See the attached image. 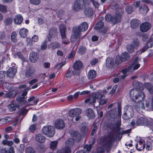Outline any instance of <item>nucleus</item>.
Returning a JSON list of instances; mask_svg holds the SVG:
<instances>
[{
  "label": "nucleus",
  "mask_w": 153,
  "mask_h": 153,
  "mask_svg": "<svg viewBox=\"0 0 153 153\" xmlns=\"http://www.w3.org/2000/svg\"><path fill=\"white\" fill-rule=\"evenodd\" d=\"M123 132L122 129L117 126L114 133H110L106 138L102 137L100 139V144L102 146H106L108 148L107 151H108L110 150L112 144L117 137L119 136L118 138V140L121 139Z\"/></svg>",
  "instance_id": "obj_1"
},
{
  "label": "nucleus",
  "mask_w": 153,
  "mask_h": 153,
  "mask_svg": "<svg viewBox=\"0 0 153 153\" xmlns=\"http://www.w3.org/2000/svg\"><path fill=\"white\" fill-rule=\"evenodd\" d=\"M133 84L136 89H132L130 90V94L131 97L133 100H135L137 102L143 101L145 98V95L141 91L144 89L142 83L137 81H134Z\"/></svg>",
  "instance_id": "obj_2"
},
{
  "label": "nucleus",
  "mask_w": 153,
  "mask_h": 153,
  "mask_svg": "<svg viewBox=\"0 0 153 153\" xmlns=\"http://www.w3.org/2000/svg\"><path fill=\"white\" fill-rule=\"evenodd\" d=\"M124 10L121 8L117 10L114 15L112 16L110 14H107L105 16V20L108 22H111L114 25L121 22Z\"/></svg>",
  "instance_id": "obj_3"
},
{
  "label": "nucleus",
  "mask_w": 153,
  "mask_h": 153,
  "mask_svg": "<svg viewBox=\"0 0 153 153\" xmlns=\"http://www.w3.org/2000/svg\"><path fill=\"white\" fill-rule=\"evenodd\" d=\"M104 96V95L103 94L99 92H94L92 94L91 96L89 98L85 100V102L86 103L89 102L90 104L94 105L96 99H102Z\"/></svg>",
  "instance_id": "obj_4"
},
{
  "label": "nucleus",
  "mask_w": 153,
  "mask_h": 153,
  "mask_svg": "<svg viewBox=\"0 0 153 153\" xmlns=\"http://www.w3.org/2000/svg\"><path fill=\"white\" fill-rule=\"evenodd\" d=\"M123 118L125 120H127L131 118L134 115V111L132 107L130 105H126L123 109Z\"/></svg>",
  "instance_id": "obj_5"
},
{
  "label": "nucleus",
  "mask_w": 153,
  "mask_h": 153,
  "mask_svg": "<svg viewBox=\"0 0 153 153\" xmlns=\"http://www.w3.org/2000/svg\"><path fill=\"white\" fill-rule=\"evenodd\" d=\"M42 133L49 137L53 136L55 133V128L53 126H44L42 129Z\"/></svg>",
  "instance_id": "obj_6"
},
{
  "label": "nucleus",
  "mask_w": 153,
  "mask_h": 153,
  "mask_svg": "<svg viewBox=\"0 0 153 153\" xmlns=\"http://www.w3.org/2000/svg\"><path fill=\"white\" fill-rule=\"evenodd\" d=\"M59 28L62 37V43L65 45L69 44L70 42L67 39L65 35V31L66 30L65 26L62 24L59 25Z\"/></svg>",
  "instance_id": "obj_7"
},
{
  "label": "nucleus",
  "mask_w": 153,
  "mask_h": 153,
  "mask_svg": "<svg viewBox=\"0 0 153 153\" xmlns=\"http://www.w3.org/2000/svg\"><path fill=\"white\" fill-rule=\"evenodd\" d=\"M73 31L74 34L71 35L70 41L72 43H76V45L77 46L79 45L80 39H82V37H80L81 33L77 32L76 29L75 30L73 29Z\"/></svg>",
  "instance_id": "obj_8"
},
{
  "label": "nucleus",
  "mask_w": 153,
  "mask_h": 153,
  "mask_svg": "<svg viewBox=\"0 0 153 153\" xmlns=\"http://www.w3.org/2000/svg\"><path fill=\"white\" fill-rule=\"evenodd\" d=\"M82 62L79 60L76 61L74 63L73 68L74 70L72 71L73 74L74 75L78 74L79 73V70L82 66Z\"/></svg>",
  "instance_id": "obj_9"
},
{
  "label": "nucleus",
  "mask_w": 153,
  "mask_h": 153,
  "mask_svg": "<svg viewBox=\"0 0 153 153\" xmlns=\"http://www.w3.org/2000/svg\"><path fill=\"white\" fill-rule=\"evenodd\" d=\"M151 27V24L148 22H146L140 25V29L141 32H145L149 31Z\"/></svg>",
  "instance_id": "obj_10"
},
{
  "label": "nucleus",
  "mask_w": 153,
  "mask_h": 153,
  "mask_svg": "<svg viewBox=\"0 0 153 153\" xmlns=\"http://www.w3.org/2000/svg\"><path fill=\"white\" fill-rule=\"evenodd\" d=\"M58 35V31L56 28L52 27L50 29L49 35L47 37L49 41H51V39L57 36Z\"/></svg>",
  "instance_id": "obj_11"
},
{
  "label": "nucleus",
  "mask_w": 153,
  "mask_h": 153,
  "mask_svg": "<svg viewBox=\"0 0 153 153\" xmlns=\"http://www.w3.org/2000/svg\"><path fill=\"white\" fill-rule=\"evenodd\" d=\"M88 27V25L86 22H84L82 23L78 27H75L73 29L77 30V32L81 33V32L84 31L86 30Z\"/></svg>",
  "instance_id": "obj_12"
},
{
  "label": "nucleus",
  "mask_w": 153,
  "mask_h": 153,
  "mask_svg": "<svg viewBox=\"0 0 153 153\" xmlns=\"http://www.w3.org/2000/svg\"><path fill=\"white\" fill-rule=\"evenodd\" d=\"M55 128L59 129H63L65 127V123L64 121L61 119L57 120L54 123Z\"/></svg>",
  "instance_id": "obj_13"
},
{
  "label": "nucleus",
  "mask_w": 153,
  "mask_h": 153,
  "mask_svg": "<svg viewBox=\"0 0 153 153\" xmlns=\"http://www.w3.org/2000/svg\"><path fill=\"white\" fill-rule=\"evenodd\" d=\"M82 112V110L79 108H76L70 110L69 112V116L72 117H75L80 115Z\"/></svg>",
  "instance_id": "obj_14"
},
{
  "label": "nucleus",
  "mask_w": 153,
  "mask_h": 153,
  "mask_svg": "<svg viewBox=\"0 0 153 153\" xmlns=\"http://www.w3.org/2000/svg\"><path fill=\"white\" fill-rule=\"evenodd\" d=\"M69 133L72 137L74 138L76 142H79L80 141L81 135L79 132L71 130L69 131Z\"/></svg>",
  "instance_id": "obj_15"
},
{
  "label": "nucleus",
  "mask_w": 153,
  "mask_h": 153,
  "mask_svg": "<svg viewBox=\"0 0 153 153\" xmlns=\"http://www.w3.org/2000/svg\"><path fill=\"white\" fill-rule=\"evenodd\" d=\"M139 61L137 57L133 61L132 63L129 66H131V71H133L137 69L140 66V65L138 63Z\"/></svg>",
  "instance_id": "obj_16"
},
{
  "label": "nucleus",
  "mask_w": 153,
  "mask_h": 153,
  "mask_svg": "<svg viewBox=\"0 0 153 153\" xmlns=\"http://www.w3.org/2000/svg\"><path fill=\"white\" fill-rule=\"evenodd\" d=\"M17 72V69L14 68H11L8 69L7 72V75L8 77L13 78Z\"/></svg>",
  "instance_id": "obj_17"
},
{
  "label": "nucleus",
  "mask_w": 153,
  "mask_h": 153,
  "mask_svg": "<svg viewBox=\"0 0 153 153\" xmlns=\"http://www.w3.org/2000/svg\"><path fill=\"white\" fill-rule=\"evenodd\" d=\"M39 55L34 52H32L30 55V60L32 63L36 62L38 59Z\"/></svg>",
  "instance_id": "obj_18"
},
{
  "label": "nucleus",
  "mask_w": 153,
  "mask_h": 153,
  "mask_svg": "<svg viewBox=\"0 0 153 153\" xmlns=\"http://www.w3.org/2000/svg\"><path fill=\"white\" fill-rule=\"evenodd\" d=\"M35 140L40 143H44L45 140V138L41 134L39 133L36 134L35 136Z\"/></svg>",
  "instance_id": "obj_19"
},
{
  "label": "nucleus",
  "mask_w": 153,
  "mask_h": 153,
  "mask_svg": "<svg viewBox=\"0 0 153 153\" xmlns=\"http://www.w3.org/2000/svg\"><path fill=\"white\" fill-rule=\"evenodd\" d=\"M114 60L112 58H108L106 60V65L107 68H112L114 64Z\"/></svg>",
  "instance_id": "obj_20"
},
{
  "label": "nucleus",
  "mask_w": 153,
  "mask_h": 153,
  "mask_svg": "<svg viewBox=\"0 0 153 153\" xmlns=\"http://www.w3.org/2000/svg\"><path fill=\"white\" fill-rule=\"evenodd\" d=\"M35 71L34 68L32 67H29L26 70L25 75L27 77L30 78L31 77Z\"/></svg>",
  "instance_id": "obj_21"
},
{
  "label": "nucleus",
  "mask_w": 153,
  "mask_h": 153,
  "mask_svg": "<svg viewBox=\"0 0 153 153\" xmlns=\"http://www.w3.org/2000/svg\"><path fill=\"white\" fill-rule=\"evenodd\" d=\"M85 115L90 119H92L94 118L95 114L92 109L88 108L85 111Z\"/></svg>",
  "instance_id": "obj_22"
},
{
  "label": "nucleus",
  "mask_w": 153,
  "mask_h": 153,
  "mask_svg": "<svg viewBox=\"0 0 153 153\" xmlns=\"http://www.w3.org/2000/svg\"><path fill=\"white\" fill-rule=\"evenodd\" d=\"M148 122V119L146 118L141 117L138 119L137 121L136 125L137 126L141 125L146 124Z\"/></svg>",
  "instance_id": "obj_23"
},
{
  "label": "nucleus",
  "mask_w": 153,
  "mask_h": 153,
  "mask_svg": "<svg viewBox=\"0 0 153 153\" xmlns=\"http://www.w3.org/2000/svg\"><path fill=\"white\" fill-rule=\"evenodd\" d=\"M140 21L137 19H133L131 21V26L133 29H135L138 27Z\"/></svg>",
  "instance_id": "obj_24"
},
{
  "label": "nucleus",
  "mask_w": 153,
  "mask_h": 153,
  "mask_svg": "<svg viewBox=\"0 0 153 153\" xmlns=\"http://www.w3.org/2000/svg\"><path fill=\"white\" fill-rule=\"evenodd\" d=\"M74 141L72 138H69L65 142L66 147L68 148L71 147L74 145Z\"/></svg>",
  "instance_id": "obj_25"
},
{
  "label": "nucleus",
  "mask_w": 153,
  "mask_h": 153,
  "mask_svg": "<svg viewBox=\"0 0 153 153\" xmlns=\"http://www.w3.org/2000/svg\"><path fill=\"white\" fill-rule=\"evenodd\" d=\"M23 18L20 15H18L15 17L14 21L16 24L19 25L22 22Z\"/></svg>",
  "instance_id": "obj_26"
},
{
  "label": "nucleus",
  "mask_w": 153,
  "mask_h": 153,
  "mask_svg": "<svg viewBox=\"0 0 153 153\" xmlns=\"http://www.w3.org/2000/svg\"><path fill=\"white\" fill-rule=\"evenodd\" d=\"M120 57L123 62L127 61L130 58L129 54L126 52L122 53Z\"/></svg>",
  "instance_id": "obj_27"
},
{
  "label": "nucleus",
  "mask_w": 153,
  "mask_h": 153,
  "mask_svg": "<svg viewBox=\"0 0 153 153\" xmlns=\"http://www.w3.org/2000/svg\"><path fill=\"white\" fill-rule=\"evenodd\" d=\"M94 11L91 8L86 9L84 11V13L86 16L90 17L93 15Z\"/></svg>",
  "instance_id": "obj_28"
},
{
  "label": "nucleus",
  "mask_w": 153,
  "mask_h": 153,
  "mask_svg": "<svg viewBox=\"0 0 153 153\" xmlns=\"http://www.w3.org/2000/svg\"><path fill=\"white\" fill-rule=\"evenodd\" d=\"M28 32V30L27 29L23 28L20 30L19 33L21 36L24 38L26 37Z\"/></svg>",
  "instance_id": "obj_29"
},
{
  "label": "nucleus",
  "mask_w": 153,
  "mask_h": 153,
  "mask_svg": "<svg viewBox=\"0 0 153 153\" xmlns=\"http://www.w3.org/2000/svg\"><path fill=\"white\" fill-rule=\"evenodd\" d=\"M83 6V5L74 2L73 7V9L74 10L78 11L82 9V8Z\"/></svg>",
  "instance_id": "obj_30"
},
{
  "label": "nucleus",
  "mask_w": 153,
  "mask_h": 153,
  "mask_svg": "<svg viewBox=\"0 0 153 153\" xmlns=\"http://www.w3.org/2000/svg\"><path fill=\"white\" fill-rule=\"evenodd\" d=\"M136 147L138 150L141 151L144 148L145 146L142 141H140L139 143L136 145Z\"/></svg>",
  "instance_id": "obj_31"
},
{
  "label": "nucleus",
  "mask_w": 153,
  "mask_h": 153,
  "mask_svg": "<svg viewBox=\"0 0 153 153\" xmlns=\"http://www.w3.org/2000/svg\"><path fill=\"white\" fill-rule=\"evenodd\" d=\"M16 95V93L15 91L13 90L5 94V97L10 98L15 97Z\"/></svg>",
  "instance_id": "obj_32"
},
{
  "label": "nucleus",
  "mask_w": 153,
  "mask_h": 153,
  "mask_svg": "<svg viewBox=\"0 0 153 153\" xmlns=\"http://www.w3.org/2000/svg\"><path fill=\"white\" fill-rule=\"evenodd\" d=\"M96 72L94 70H90L88 73V77L89 79H92L95 77Z\"/></svg>",
  "instance_id": "obj_33"
},
{
  "label": "nucleus",
  "mask_w": 153,
  "mask_h": 153,
  "mask_svg": "<svg viewBox=\"0 0 153 153\" xmlns=\"http://www.w3.org/2000/svg\"><path fill=\"white\" fill-rule=\"evenodd\" d=\"M139 10L143 13H146L149 10V9L146 5L143 4L139 8Z\"/></svg>",
  "instance_id": "obj_34"
},
{
  "label": "nucleus",
  "mask_w": 153,
  "mask_h": 153,
  "mask_svg": "<svg viewBox=\"0 0 153 153\" xmlns=\"http://www.w3.org/2000/svg\"><path fill=\"white\" fill-rule=\"evenodd\" d=\"M116 110L115 109H112L110 111L108 112L107 114V116H109L113 118H114L116 116Z\"/></svg>",
  "instance_id": "obj_35"
},
{
  "label": "nucleus",
  "mask_w": 153,
  "mask_h": 153,
  "mask_svg": "<svg viewBox=\"0 0 153 153\" xmlns=\"http://www.w3.org/2000/svg\"><path fill=\"white\" fill-rule=\"evenodd\" d=\"M145 87L151 94H153V86L150 83H147L145 84Z\"/></svg>",
  "instance_id": "obj_36"
},
{
  "label": "nucleus",
  "mask_w": 153,
  "mask_h": 153,
  "mask_svg": "<svg viewBox=\"0 0 153 153\" xmlns=\"http://www.w3.org/2000/svg\"><path fill=\"white\" fill-rule=\"evenodd\" d=\"M104 26L103 23L101 21H99L95 26L94 28L96 30L101 29Z\"/></svg>",
  "instance_id": "obj_37"
},
{
  "label": "nucleus",
  "mask_w": 153,
  "mask_h": 153,
  "mask_svg": "<svg viewBox=\"0 0 153 153\" xmlns=\"http://www.w3.org/2000/svg\"><path fill=\"white\" fill-rule=\"evenodd\" d=\"M50 45L52 47V50H54L59 46V44L57 42H52L51 43Z\"/></svg>",
  "instance_id": "obj_38"
},
{
  "label": "nucleus",
  "mask_w": 153,
  "mask_h": 153,
  "mask_svg": "<svg viewBox=\"0 0 153 153\" xmlns=\"http://www.w3.org/2000/svg\"><path fill=\"white\" fill-rule=\"evenodd\" d=\"M71 151L70 148L66 147L62 149L59 153H71Z\"/></svg>",
  "instance_id": "obj_39"
},
{
  "label": "nucleus",
  "mask_w": 153,
  "mask_h": 153,
  "mask_svg": "<svg viewBox=\"0 0 153 153\" xmlns=\"http://www.w3.org/2000/svg\"><path fill=\"white\" fill-rule=\"evenodd\" d=\"M127 49L128 52L130 53H132L134 51V48L131 44L128 45H127Z\"/></svg>",
  "instance_id": "obj_40"
},
{
  "label": "nucleus",
  "mask_w": 153,
  "mask_h": 153,
  "mask_svg": "<svg viewBox=\"0 0 153 153\" xmlns=\"http://www.w3.org/2000/svg\"><path fill=\"white\" fill-rule=\"evenodd\" d=\"M26 153H36L34 149L31 147H27L26 148Z\"/></svg>",
  "instance_id": "obj_41"
},
{
  "label": "nucleus",
  "mask_w": 153,
  "mask_h": 153,
  "mask_svg": "<svg viewBox=\"0 0 153 153\" xmlns=\"http://www.w3.org/2000/svg\"><path fill=\"white\" fill-rule=\"evenodd\" d=\"M18 107L19 105H17L15 106L14 104H11L8 105L9 110L11 111H15L16 109V107Z\"/></svg>",
  "instance_id": "obj_42"
},
{
  "label": "nucleus",
  "mask_w": 153,
  "mask_h": 153,
  "mask_svg": "<svg viewBox=\"0 0 153 153\" xmlns=\"http://www.w3.org/2000/svg\"><path fill=\"white\" fill-rule=\"evenodd\" d=\"M57 143L58 142L56 141H54L51 142L50 146V149L53 150L56 149Z\"/></svg>",
  "instance_id": "obj_43"
},
{
  "label": "nucleus",
  "mask_w": 153,
  "mask_h": 153,
  "mask_svg": "<svg viewBox=\"0 0 153 153\" xmlns=\"http://www.w3.org/2000/svg\"><path fill=\"white\" fill-rule=\"evenodd\" d=\"M86 51V48L84 46H81L79 48L78 52L81 54H84Z\"/></svg>",
  "instance_id": "obj_44"
},
{
  "label": "nucleus",
  "mask_w": 153,
  "mask_h": 153,
  "mask_svg": "<svg viewBox=\"0 0 153 153\" xmlns=\"http://www.w3.org/2000/svg\"><path fill=\"white\" fill-rule=\"evenodd\" d=\"M123 62L120 57L119 56H117L115 59V63L118 65L120 64L122 62Z\"/></svg>",
  "instance_id": "obj_45"
},
{
  "label": "nucleus",
  "mask_w": 153,
  "mask_h": 153,
  "mask_svg": "<svg viewBox=\"0 0 153 153\" xmlns=\"http://www.w3.org/2000/svg\"><path fill=\"white\" fill-rule=\"evenodd\" d=\"M146 149L148 150H150L152 149V143L150 142L147 141L146 144Z\"/></svg>",
  "instance_id": "obj_46"
},
{
  "label": "nucleus",
  "mask_w": 153,
  "mask_h": 153,
  "mask_svg": "<svg viewBox=\"0 0 153 153\" xmlns=\"http://www.w3.org/2000/svg\"><path fill=\"white\" fill-rule=\"evenodd\" d=\"M133 43L135 47H138L140 44V42L138 39L137 38L134 39L133 40Z\"/></svg>",
  "instance_id": "obj_47"
},
{
  "label": "nucleus",
  "mask_w": 153,
  "mask_h": 153,
  "mask_svg": "<svg viewBox=\"0 0 153 153\" xmlns=\"http://www.w3.org/2000/svg\"><path fill=\"white\" fill-rule=\"evenodd\" d=\"M0 11L3 13H6L7 12L6 7L4 5L0 4Z\"/></svg>",
  "instance_id": "obj_48"
},
{
  "label": "nucleus",
  "mask_w": 153,
  "mask_h": 153,
  "mask_svg": "<svg viewBox=\"0 0 153 153\" xmlns=\"http://www.w3.org/2000/svg\"><path fill=\"white\" fill-rule=\"evenodd\" d=\"M153 45V38H150L148 41V42L146 45L149 48L152 47Z\"/></svg>",
  "instance_id": "obj_49"
},
{
  "label": "nucleus",
  "mask_w": 153,
  "mask_h": 153,
  "mask_svg": "<svg viewBox=\"0 0 153 153\" xmlns=\"http://www.w3.org/2000/svg\"><path fill=\"white\" fill-rule=\"evenodd\" d=\"M16 32H13L11 34V39L12 41L14 42H15L16 41Z\"/></svg>",
  "instance_id": "obj_50"
},
{
  "label": "nucleus",
  "mask_w": 153,
  "mask_h": 153,
  "mask_svg": "<svg viewBox=\"0 0 153 153\" xmlns=\"http://www.w3.org/2000/svg\"><path fill=\"white\" fill-rule=\"evenodd\" d=\"M31 4L35 5H38L41 2V0H30Z\"/></svg>",
  "instance_id": "obj_51"
},
{
  "label": "nucleus",
  "mask_w": 153,
  "mask_h": 153,
  "mask_svg": "<svg viewBox=\"0 0 153 153\" xmlns=\"http://www.w3.org/2000/svg\"><path fill=\"white\" fill-rule=\"evenodd\" d=\"M132 7L130 6H127L126 8V10L127 13L129 14H130L132 12Z\"/></svg>",
  "instance_id": "obj_52"
},
{
  "label": "nucleus",
  "mask_w": 153,
  "mask_h": 153,
  "mask_svg": "<svg viewBox=\"0 0 153 153\" xmlns=\"http://www.w3.org/2000/svg\"><path fill=\"white\" fill-rule=\"evenodd\" d=\"M13 19L12 18H9L6 19L4 21V22L6 25H9L12 22Z\"/></svg>",
  "instance_id": "obj_53"
},
{
  "label": "nucleus",
  "mask_w": 153,
  "mask_h": 153,
  "mask_svg": "<svg viewBox=\"0 0 153 153\" xmlns=\"http://www.w3.org/2000/svg\"><path fill=\"white\" fill-rule=\"evenodd\" d=\"M88 128L85 126H83L80 129L81 132L83 134L86 133L88 131Z\"/></svg>",
  "instance_id": "obj_54"
},
{
  "label": "nucleus",
  "mask_w": 153,
  "mask_h": 153,
  "mask_svg": "<svg viewBox=\"0 0 153 153\" xmlns=\"http://www.w3.org/2000/svg\"><path fill=\"white\" fill-rule=\"evenodd\" d=\"M131 66H129L127 68L124 69L122 71L123 74H125L127 72H132V71H131Z\"/></svg>",
  "instance_id": "obj_55"
},
{
  "label": "nucleus",
  "mask_w": 153,
  "mask_h": 153,
  "mask_svg": "<svg viewBox=\"0 0 153 153\" xmlns=\"http://www.w3.org/2000/svg\"><path fill=\"white\" fill-rule=\"evenodd\" d=\"M47 42L46 41H45L41 45V49L42 50H44L47 48Z\"/></svg>",
  "instance_id": "obj_56"
},
{
  "label": "nucleus",
  "mask_w": 153,
  "mask_h": 153,
  "mask_svg": "<svg viewBox=\"0 0 153 153\" xmlns=\"http://www.w3.org/2000/svg\"><path fill=\"white\" fill-rule=\"evenodd\" d=\"M36 125L33 124L31 125L29 127V130L30 131L33 132L36 130Z\"/></svg>",
  "instance_id": "obj_57"
},
{
  "label": "nucleus",
  "mask_w": 153,
  "mask_h": 153,
  "mask_svg": "<svg viewBox=\"0 0 153 153\" xmlns=\"http://www.w3.org/2000/svg\"><path fill=\"white\" fill-rule=\"evenodd\" d=\"M16 54L19 57L21 58V59L23 61H24L25 60V59L23 56L22 54L19 52H16Z\"/></svg>",
  "instance_id": "obj_58"
},
{
  "label": "nucleus",
  "mask_w": 153,
  "mask_h": 153,
  "mask_svg": "<svg viewBox=\"0 0 153 153\" xmlns=\"http://www.w3.org/2000/svg\"><path fill=\"white\" fill-rule=\"evenodd\" d=\"M97 153H105L104 149L102 147L98 148L97 149Z\"/></svg>",
  "instance_id": "obj_59"
},
{
  "label": "nucleus",
  "mask_w": 153,
  "mask_h": 153,
  "mask_svg": "<svg viewBox=\"0 0 153 153\" xmlns=\"http://www.w3.org/2000/svg\"><path fill=\"white\" fill-rule=\"evenodd\" d=\"M5 35L4 32L0 31V39H3L5 38Z\"/></svg>",
  "instance_id": "obj_60"
},
{
  "label": "nucleus",
  "mask_w": 153,
  "mask_h": 153,
  "mask_svg": "<svg viewBox=\"0 0 153 153\" xmlns=\"http://www.w3.org/2000/svg\"><path fill=\"white\" fill-rule=\"evenodd\" d=\"M25 99L24 97H17L16 98V100L19 102H21L23 101Z\"/></svg>",
  "instance_id": "obj_61"
},
{
  "label": "nucleus",
  "mask_w": 153,
  "mask_h": 153,
  "mask_svg": "<svg viewBox=\"0 0 153 153\" xmlns=\"http://www.w3.org/2000/svg\"><path fill=\"white\" fill-rule=\"evenodd\" d=\"M148 38V35L147 34H144L142 37V40L144 41H146Z\"/></svg>",
  "instance_id": "obj_62"
},
{
  "label": "nucleus",
  "mask_w": 153,
  "mask_h": 153,
  "mask_svg": "<svg viewBox=\"0 0 153 153\" xmlns=\"http://www.w3.org/2000/svg\"><path fill=\"white\" fill-rule=\"evenodd\" d=\"M32 41L34 42H36L38 40V37L37 36L35 35L32 38Z\"/></svg>",
  "instance_id": "obj_63"
},
{
  "label": "nucleus",
  "mask_w": 153,
  "mask_h": 153,
  "mask_svg": "<svg viewBox=\"0 0 153 153\" xmlns=\"http://www.w3.org/2000/svg\"><path fill=\"white\" fill-rule=\"evenodd\" d=\"M57 15L59 17H60L63 15L64 14V11L63 10H61L59 11L57 13Z\"/></svg>",
  "instance_id": "obj_64"
}]
</instances>
